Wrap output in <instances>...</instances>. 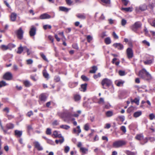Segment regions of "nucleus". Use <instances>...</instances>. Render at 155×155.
Masks as SVG:
<instances>
[{
  "label": "nucleus",
  "instance_id": "obj_27",
  "mask_svg": "<svg viewBox=\"0 0 155 155\" xmlns=\"http://www.w3.org/2000/svg\"><path fill=\"white\" fill-rule=\"evenodd\" d=\"M133 102L135 103L137 105H138L139 103V100L137 98H135L134 100L131 101L132 104Z\"/></svg>",
  "mask_w": 155,
  "mask_h": 155
},
{
  "label": "nucleus",
  "instance_id": "obj_1",
  "mask_svg": "<svg viewBox=\"0 0 155 155\" xmlns=\"http://www.w3.org/2000/svg\"><path fill=\"white\" fill-rule=\"evenodd\" d=\"M138 75L141 78L147 80H149L151 78L150 74L147 72L145 69H143L140 71Z\"/></svg>",
  "mask_w": 155,
  "mask_h": 155
},
{
  "label": "nucleus",
  "instance_id": "obj_63",
  "mask_svg": "<svg viewBox=\"0 0 155 155\" xmlns=\"http://www.w3.org/2000/svg\"><path fill=\"white\" fill-rule=\"evenodd\" d=\"M143 43L144 44H146L148 46H150V45L149 43L146 40L143 41Z\"/></svg>",
  "mask_w": 155,
  "mask_h": 155
},
{
  "label": "nucleus",
  "instance_id": "obj_17",
  "mask_svg": "<svg viewBox=\"0 0 155 155\" xmlns=\"http://www.w3.org/2000/svg\"><path fill=\"white\" fill-rule=\"evenodd\" d=\"M60 127L61 128L65 130H68L70 128V126L67 125H61L60 126Z\"/></svg>",
  "mask_w": 155,
  "mask_h": 155
},
{
  "label": "nucleus",
  "instance_id": "obj_32",
  "mask_svg": "<svg viewBox=\"0 0 155 155\" xmlns=\"http://www.w3.org/2000/svg\"><path fill=\"white\" fill-rule=\"evenodd\" d=\"M7 85L6 82L2 81H0V87H2L5 86Z\"/></svg>",
  "mask_w": 155,
  "mask_h": 155
},
{
  "label": "nucleus",
  "instance_id": "obj_29",
  "mask_svg": "<svg viewBox=\"0 0 155 155\" xmlns=\"http://www.w3.org/2000/svg\"><path fill=\"white\" fill-rule=\"evenodd\" d=\"M139 9L141 11H144L147 9V6L146 5H143L140 6Z\"/></svg>",
  "mask_w": 155,
  "mask_h": 155
},
{
  "label": "nucleus",
  "instance_id": "obj_39",
  "mask_svg": "<svg viewBox=\"0 0 155 155\" xmlns=\"http://www.w3.org/2000/svg\"><path fill=\"white\" fill-rule=\"evenodd\" d=\"M104 99L102 98H101L100 99L99 101L98 102V103L100 104H104Z\"/></svg>",
  "mask_w": 155,
  "mask_h": 155
},
{
  "label": "nucleus",
  "instance_id": "obj_43",
  "mask_svg": "<svg viewBox=\"0 0 155 155\" xmlns=\"http://www.w3.org/2000/svg\"><path fill=\"white\" fill-rule=\"evenodd\" d=\"M127 23V21L126 20L123 19L121 21V24L123 26H124Z\"/></svg>",
  "mask_w": 155,
  "mask_h": 155
},
{
  "label": "nucleus",
  "instance_id": "obj_20",
  "mask_svg": "<svg viewBox=\"0 0 155 155\" xmlns=\"http://www.w3.org/2000/svg\"><path fill=\"white\" fill-rule=\"evenodd\" d=\"M115 84L118 87L122 86L123 85L124 81H116L115 82Z\"/></svg>",
  "mask_w": 155,
  "mask_h": 155
},
{
  "label": "nucleus",
  "instance_id": "obj_18",
  "mask_svg": "<svg viewBox=\"0 0 155 155\" xmlns=\"http://www.w3.org/2000/svg\"><path fill=\"white\" fill-rule=\"evenodd\" d=\"M135 138L137 140H140L143 139V137L142 134H138L136 136Z\"/></svg>",
  "mask_w": 155,
  "mask_h": 155
},
{
  "label": "nucleus",
  "instance_id": "obj_50",
  "mask_svg": "<svg viewBox=\"0 0 155 155\" xmlns=\"http://www.w3.org/2000/svg\"><path fill=\"white\" fill-rule=\"evenodd\" d=\"M66 2L68 5H71L73 2L71 0H65Z\"/></svg>",
  "mask_w": 155,
  "mask_h": 155
},
{
  "label": "nucleus",
  "instance_id": "obj_51",
  "mask_svg": "<svg viewBox=\"0 0 155 155\" xmlns=\"http://www.w3.org/2000/svg\"><path fill=\"white\" fill-rule=\"evenodd\" d=\"M149 117L151 120H152L155 118V116L153 114H151L149 115Z\"/></svg>",
  "mask_w": 155,
  "mask_h": 155
},
{
  "label": "nucleus",
  "instance_id": "obj_23",
  "mask_svg": "<svg viewBox=\"0 0 155 155\" xmlns=\"http://www.w3.org/2000/svg\"><path fill=\"white\" fill-rule=\"evenodd\" d=\"M97 69V67L94 66L92 67V69L90 71V72L91 73H94L96 72Z\"/></svg>",
  "mask_w": 155,
  "mask_h": 155
},
{
  "label": "nucleus",
  "instance_id": "obj_40",
  "mask_svg": "<svg viewBox=\"0 0 155 155\" xmlns=\"http://www.w3.org/2000/svg\"><path fill=\"white\" fill-rule=\"evenodd\" d=\"M24 50H25L26 51L28 55H29L31 54V52L30 51L29 49L26 47H24Z\"/></svg>",
  "mask_w": 155,
  "mask_h": 155
},
{
  "label": "nucleus",
  "instance_id": "obj_59",
  "mask_svg": "<svg viewBox=\"0 0 155 155\" xmlns=\"http://www.w3.org/2000/svg\"><path fill=\"white\" fill-rule=\"evenodd\" d=\"M48 38L51 41V42L52 43H53V44H54V43H53L54 39H53V38L52 37L51 35H49L48 36Z\"/></svg>",
  "mask_w": 155,
  "mask_h": 155
},
{
  "label": "nucleus",
  "instance_id": "obj_54",
  "mask_svg": "<svg viewBox=\"0 0 155 155\" xmlns=\"http://www.w3.org/2000/svg\"><path fill=\"white\" fill-rule=\"evenodd\" d=\"M3 111L6 112L7 113H8L9 112V109L8 107H6L3 109Z\"/></svg>",
  "mask_w": 155,
  "mask_h": 155
},
{
  "label": "nucleus",
  "instance_id": "obj_25",
  "mask_svg": "<svg viewBox=\"0 0 155 155\" xmlns=\"http://www.w3.org/2000/svg\"><path fill=\"white\" fill-rule=\"evenodd\" d=\"M106 114L107 117H110L113 115V112L111 111H108L106 112Z\"/></svg>",
  "mask_w": 155,
  "mask_h": 155
},
{
  "label": "nucleus",
  "instance_id": "obj_53",
  "mask_svg": "<svg viewBox=\"0 0 155 155\" xmlns=\"http://www.w3.org/2000/svg\"><path fill=\"white\" fill-rule=\"evenodd\" d=\"M121 130L124 133L126 132V129L125 126H122L120 127Z\"/></svg>",
  "mask_w": 155,
  "mask_h": 155
},
{
  "label": "nucleus",
  "instance_id": "obj_6",
  "mask_svg": "<svg viewBox=\"0 0 155 155\" xmlns=\"http://www.w3.org/2000/svg\"><path fill=\"white\" fill-rule=\"evenodd\" d=\"M24 31L22 30L21 28H20L17 31V35L18 38L20 39H21L23 37V34Z\"/></svg>",
  "mask_w": 155,
  "mask_h": 155
},
{
  "label": "nucleus",
  "instance_id": "obj_10",
  "mask_svg": "<svg viewBox=\"0 0 155 155\" xmlns=\"http://www.w3.org/2000/svg\"><path fill=\"white\" fill-rule=\"evenodd\" d=\"M35 147L38 150H43L42 147L41 146L39 143L38 141H35L34 142Z\"/></svg>",
  "mask_w": 155,
  "mask_h": 155
},
{
  "label": "nucleus",
  "instance_id": "obj_58",
  "mask_svg": "<svg viewBox=\"0 0 155 155\" xmlns=\"http://www.w3.org/2000/svg\"><path fill=\"white\" fill-rule=\"evenodd\" d=\"M113 35L115 38L118 39V36L117 35L115 32H113Z\"/></svg>",
  "mask_w": 155,
  "mask_h": 155
},
{
  "label": "nucleus",
  "instance_id": "obj_55",
  "mask_svg": "<svg viewBox=\"0 0 155 155\" xmlns=\"http://www.w3.org/2000/svg\"><path fill=\"white\" fill-rule=\"evenodd\" d=\"M27 62L28 64H31L32 63L33 61L31 59H29L27 60Z\"/></svg>",
  "mask_w": 155,
  "mask_h": 155
},
{
  "label": "nucleus",
  "instance_id": "obj_28",
  "mask_svg": "<svg viewBox=\"0 0 155 155\" xmlns=\"http://www.w3.org/2000/svg\"><path fill=\"white\" fill-rule=\"evenodd\" d=\"M77 16L78 18L81 19H84L85 18V16L84 14H78Z\"/></svg>",
  "mask_w": 155,
  "mask_h": 155
},
{
  "label": "nucleus",
  "instance_id": "obj_3",
  "mask_svg": "<svg viewBox=\"0 0 155 155\" xmlns=\"http://www.w3.org/2000/svg\"><path fill=\"white\" fill-rule=\"evenodd\" d=\"M127 143L126 141L124 140H119L114 142L113 143V147L115 148H118L125 145Z\"/></svg>",
  "mask_w": 155,
  "mask_h": 155
},
{
  "label": "nucleus",
  "instance_id": "obj_37",
  "mask_svg": "<svg viewBox=\"0 0 155 155\" xmlns=\"http://www.w3.org/2000/svg\"><path fill=\"white\" fill-rule=\"evenodd\" d=\"M101 1L105 4H109L110 3V0H101Z\"/></svg>",
  "mask_w": 155,
  "mask_h": 155
},
{
  "label": "nucleus",
  "instance_id": "obj_31",
  "mask_svg": "<svg viewBox=\"0 0 155 155\" xmlns=\"http://www.w3.org/2000/svg\"><path fill=\"white\" fill-rule=\"evenodd\" d=\"M81 96L79 95H75L74 96V99L75 101H78L80 100L81 99Z\"/></svg>",
  "mask_w": 155,
  "mask_h": 155
},
{
  "label": "nucleus",
  "instance_id": "obj_4",
  "mask_svg": "<svg viewBox=\"0 0 155 155\" xmlns=\"http://www.w3.org/2000/svg\"><path fill=\"white\" fill-rule=\"evenodd\" d=\"M141 26V24L140 22H136L131 26L130 28L133 31H136L137 29L140 28Z\"/></svg>",
  "mask_w": 155,
  "mask_h": 155
},
{
  "label": "nucleus",
  "instance_id": "obj_9",
  "mask_svg": "<svg viewBox=\"0 0 155 155\" xmlns=\"http://www.w3.org/2000/svg\"><path fill=\"white\" fill-rule=\"evenodd\" d=\"M81 132V130L79 126H78L76 128H74L73 130V132L74 134H77L78 135Z\"/></svg>",
  "mask_w": 155,
  "mask_h": 155
},
{
  "label": "nucleus",
  "instance_id": "obj_56",
  "mask_svg": "<svg viewBox=\"0 0 155 155\" xmlns=\"http://www.w3.org/2000/svg\"><path fill=\"white\" fill-rule=\"evenodd\" d=\"M33 115V113L32 111L28 112L27 114V116L29 117H30L31 115Z\"/></svg>",
  "mask_w": 155,
  "mask_h": 155
},
{
  "label": "nucleus",
  "instance_id": "obj_35",
  "mask_svg": "<svg viewBox=\"0 0 155 155\" xmlns=\"http://www.w3.org/2000/svg\"><path fill=\"white\" fill-rule=\"evenodd\" d=\"M64 138L63 137H62V138L61 139L56 140H55V142L57 144L58 143H61L64 142Z\"/></svg>",
  "mask_w": 155,
  "mask_h": 155
},
{
  "label": "nucleus",
  "instance_id": "obj_61",
  "mask_svg": "<svg viewBox=\"0 0 155 155\" xmlns=\"http://www.w3.org/2000/svg\"><path fill=\"white\" fill-rule=\"evenodd\" d=\"M41 57H42V58L45 60L46 61H48L47 59V58L46 57V56H45V55L44 54H41Z\"/></svg>",
  "mask_w": 155,
  "mask_h": 155
},
{
  "label": "nucleus",
  "instance_id": "obj_12",
  "mask_svg": "<svg viewBox=\"0 0 155 155\" xmlns=\"http://www.w3.org/2000/svg\"><path fill=\"white\" fill-rule=\"evenodd\" d=\"M113 46L116 48H117L119 50H122L124 46L123 45L120 43H116L114 44Z\"/></svg>",
  "mask_w": 155,
  "mask_h": 155
},
{
  "label": "nucleus",
  "instance_id": "obj_7",
  "mask_svg": "<svg viewBox=\"0 0 155 155\" xmlns=\"http://www.w3.org/2000/svg\"><path fill=\"white\" fill-rule=\"evenodd\" d=\"M12 75L10 72H7L3 76V78L6 80H10L12 79Z\"/></svg>",
  "mask_w": 155,
  "mask_h": 155
},
{
  "label": "nucleus",
  "instance_id": "obj_45",
  "mask_svg": "<svg viewBox=\"0 0 155 155\" xmlns=\"http://www.w3.org/2000/svg\"><path fill=\"white\" fill-rule=\"evenodd\" d=\"M46 134L48 135H50L51 134V129L48 128L46 132Z\"/></svg>",
  "mask_w": 155,
  "mask_h": 155
},
{
  "label": "nucleus",
  "instance_id": "obj_60",
  "mask_svg": "<svg viewBox=\"0 0 155 155\" xmlns=\"http://www.w3.org/2000/svg\"><path fill=\"white\" fill-rule=\"evenodd\" d=\"M13 70H15V71H17L18 69V66L15 64H14L13 65Z\"/></svg>",
  "mask_w": 155,
  "mask_h": 155
},
{
  "label": "nucleus",
  "instance_id": "obj_24",
  "mask_svg": "<svg viewBox=\"0 0 155 155\" xmlns=\"http://www.w3.org/2000/svg\"><path fill=\"white\" fill-rule=\"evenodd\" d=\"M105 43L107 45L110 44L111 42L110 39V37L106 38L104 39Z\"/></svg>",
  "mask_w": 155,
  "mask_h": 155
},
{
  "label": "nucleus",
  "instance_id": "obj_62",
  "mask_svg": "<svg viewBox=\"0 0 155 155\" xmlns=\"http://www.w3.org/2000/svg\"><path fill=\"white\" fill-rule=\"evenodd\" d=\"M101 76V74L100 73L98 74L97 75H94V77L95 79H96L98 77H99Z\"/></svg>",
  "mask_w": 155,
  "mask_h": 155
},
{
  "label": "nucleus",
  "instance_id": "obj_34",
  "mask_svg": "<svg viewBox=\"0 0 155 155\" xmlns=\"http://www.w3.org/2000/svg\"><path fill=\"white\" fill-rule=\"evenodd\" d=\"M46 99V96L43 94H41L40 96V99L41 101H45Z\"/></svg>",
  "mask_w": 155,
  "mask_h": 155
},
{
  "label": "nucleus",
  "instance_id": "obj_19",
  "mask_svg": "<svg viewBox=\"0 0 155 155\" xmlns=\"http://www.w3.org/2000/svg\"><path fill=\"white\" fill-rule=\"evenodd\" d=\"M24 47L22 46L21 45H20V46L18 48L17 53L18 54H21L23 51Z\"/></svg>",
  "mask_w": 155,
  "mask_h": 155
},
{
  "label": "nucleus",
  "instance_id": "obj_36",
  "mask_svg": "<svg viewBox=\"0 0 155 155\" xmlns=\"http://www.w3.org/2000/svg\"><path fill=\"white\" fill-rule=\"evenodd\" d=\"M122 9L126 12H131V8L130 7L126 8H122Z\"/></svg>",
  "mask_w": 155,
  "mask_h": 155
},
{
  "label": "nucleus",
  "instance_id": "obj_15",
  "mask_svg": "<svg viewBox=\"0 0 155 155\" xmlns=\"http://www.w3.org/2000/svg\"><path fill=\"white\" fill-rule=\"evenodd\" d=\"M142 111H137L134 113L133 116L135 118H137L142 114Z\"/></svg>",
  "mask_w": 155,
  "mask_h": 155
},
{
  "label": "nucleus",
  "instance_id": "obj_5",
  "mask_svg": "<svg viewBox=\"0 0 155 155\" xmlns=\"http://www.w3.org/2000/svg\"><path fill=\"white\" fill-rule=\"evenodd\" d=\"M127 56L129 59L132 58L133 56V52L130 48H128L126 50Z\"/></svg>",
  "mask_w": 155,
  "mask_h": 155
},
{
  "label": "nucleus",
  "instance_id": "obj_21",
  "mask_svg": "<svg viewBox=\"0 0 155 155\" xmlns=\"http://www.w3.org/2000/svg\"><path fill=\"white\" fill-rule=\"evenodd\" d=\"M88 149L83 147H81L80 149V151L83 154H84L87 152Z\"/></svg>",
  "mask_w": 155,
  "mask_h": 155
},
{
  "label": "nucleus",
  "instance_id": "obj_11",
  "mask_svg": "<svg viewBox=\"0 0 155 155\" xmlns=\"http://www.w3.org/2000/svg\"><path fill=\"white\" fill-rule=\"evenodd\" d=\"M51 18V16L49 15L44 13L41 15L40 16V18L43 19H49Z\"/></svg>",
  "mask_w": 155,
  "mask_h": 155
},
{
  "label": "nucleus",
  "instance_id": "obj_30",
  "mask_svg": "<svg viewBox=\"0 0 155 155\" xmlns=\"http://www.w3.org/2000/svg\"><path fill=\"white\" fill-rule=\"evenodd\" d=\"M59 9L61 11L66 12L68 11L69 10L68 8L64 7H60Z\"/></svg>",
  "mask_w": 155,
  "mask_h": 155
},
{
  "label": "nucleus",
  "instance_id": "obj_52",
  "mask_svg": "<svg viewBox=\"0 0 155 155\" xmlns=\"http://www.w3.org/2000/svg\"><path fill=\"white\" fill-rule=\"evenodd\" d=\"M123 4L125 6H127L128 3V1L127 0H122Z\"/></svg>",
  "mask_w": 155,
  "mask_h": 155
},
{
  "label": "nucleus",
  "instance_id": "obj_26",
  "mask_svg": "<svg viewBox=\"0 0 155 155\" xmlns=\"http://www.w3.org/2000/svg\"><path fill=\"white\" fill-rule=\"evenodd\" d=\"M14 127V125L11 123L8 124L6 125V127L8 129H12Z\"/></svg>",
  "mask_w": 155,
  "mask_h": 155
},
{
  "label": "nucleus",
  "instance_id": "obj_33",
  "mask_svg": "<svg viewBox=\"0 0 155 155\" xmlns=\"http://www.w3.org/2000/svg\"><path fill=\"white\" fill-rule=\"evenodd\" d=\"M24 84L25 85L26 87H29L31 85L30 82L28 81H24Z\"/></svg>",
  "mask_w": 155,
  "mask_h": 155
},
{
  "label": "nucleus",
  "instance_id": "obj_13",
  "mask_svg": "<svg viewBox=\"0 0 155 155\" xmlns=\"http://www.w3.org/2000/svg\"><path fill=\"white\" fill-rule=\"evenodd\" d=\"M15 135L16 137H20L22 135V131L18 130H15Z\"/></svg>",
  "mask_w": 155,
  "mask_h": 155
},
{
  "label": "nucleus",
  "instance_id": "obj_38",
  "mask_svg": "<svg viewBox=\"0 0 155 155\" xmlns=\"http://www.w3.org/2000/svg\"><path fill=\"white\" fill-rule=\"evenodd\" d=\"M58 114V115L62 118H64V117L66 115V114L64 113H59Z\"/></svg>",
  "mask_w": 155,
  "mask_h": 155
},
{
  "label": "nucleus",
  "instance_id": "obj_64",
  "mask_svg": "<svg viewBox=\"0 0 155 155\" xmlns=\"http://www.w3.org/2000/svg\"><path fill=\"white\" fill-rule=\"evenodd\" d=\"M127 154L128 155H135L134 153L130 151L127 152Z\"/></svg>",
  "mask_w": 155,
  "mask_h": 155
},
{
  "label": "nucleus",
  "instance_id": "obj_48",
  "mask_svg": "<svg viewBox=\"0 0 155 155\" xmlns=\"http://www.w3.org/2000/svg\"><path fill=\"white\" fill-rule=\"evenodd\" d=\"M48 28L49 29H50L51 28V26L50 25H45L43 26V28L45 29H46Z\"/></svg>",
  "mask_w": 155,
  "mask_h": 155
},
{
  "label": "nucleus",
  "instance_id": "obj_16",
  "mask_svg": "<svg viewBox=\"0 0 155 155\" xmlns=\"http://www.w3.org/2000/svg\"><path fill=\"white\" fill-rule=\"evenodd\" d=\"M87 85V84H82L81 86V91L83 92L85 91L86 90Z\"/></svg>",
  "mask_w": 155,
  "mask_h": 155
},
{
  "label": "nucleus",
  "instance_id": "obj_8",
  "mask_svg": "<svg viewBox=\"0 0 155 155\" xmlns=\"http://www.w3.org/2000/svg\"><path fill=\"white\" fill-rule=\"evenodd\" d=\"M36 31V28L34 26H32L29 31V34L31 36H34Z\"/></svg>",
  "mask_w": 155,
  "mask_h": 155
},
{
  "label": "nucleus",
  "instance_id": "obj_2",
  "mask_svg": "<svg viewBox=\"0 0 155 155\" xmlns=\"http://www.w3.org/2000/svg\"><path fill=\"white\" fill-rule=\"evenodd\" d=\"M112 84L111 81L108 79L104 78L101 81V84L103 86V88L104 89H106L105 86L108 87L110 86Z\"/></svg>",
  "mask_w": 155,
  "mask_h": 155
},
{
  "label": "nucleus",
  "instance_id": "obj_41",
  "mask_svg": "<svg viewBox=\"0 0 155 155\" xmlns=\"http://www.w3.org/2000/svg\"><path fill=\"white\" fill-rule=\"evenodd\" d=\"M89 125L88 124H85L84 125V130H85L86 131L88 130L89 129Z\"/></svg>",
  "mask_w": 155,
  "mask_h": 155
},
{
  "label": "nucleus",
  "instance_id": "obj_46",
  "mask_svg": "<svg viewBox=\"0 0 155 155\" xmlns=\"http://www.w3.org/2000/svg\"><path fill=\"white\" fill-rule=\"evenodd\" d=\"M87 38L88 42H90L92 39V37L90 35L87 36Z\"/></svg>",
  "mask_w": 155,
  "mask_h": 155
},
{
  "label": "nucleus",
  "instance_id": "obj_14",
  "mask_svg": "<svg viewBox=\"0 0 155 155\" xmlns=\"http://www.w3.org/2000/svg\"><path fill=\"white\" fill-rule=\"evenodd\" d=\"M17 14L15 13H12L11 15V19L12 21H15L17 17Z\"/></svg>",
  "mask_w": 155,
  "mask_h": 155
},
{
  "label": "nucleus",
  "instance_id": "obj_44",
  "mask_svg": "<svg viewBox=\"0 0 155 155\" xmlns=\"http://www.w3.org/2000/svg\"><path fill=\"white\" fill-rule=\"evenodd\" d=\"M134 110V107L132 106H130L127 110V112L130 113L133 110Z\"/></svg>",
  "mask_w": 155,
  "mask_h": 155
},
{
  "label": "nucleus",
  "instance_id": "obj_22",
  "mask_svg": "<svg viewBox=\"0 0 155 155\" xmlns=\"http://www.w3.org/2000/svg\"><path fill=\"white\" fill-rule=\"evenodd\" d=\"M43 76L45 78L48 79L49 78V75L48 73H47V71L45 69L43 71Z\"/></svg>",
  "mask_w": 155,
  "mask_h": 155
},
{
  "label": "nucleus",
  "instance_id": "obj_49",
  "mask_svg": "<svg viewBox=\"0 0 155 155\" xmlns=\"http://www.w3.org/2000/svg\"><path fill=\"white\" fill-rule=\"evenodd\" d=\"M119 73L120 76H124L125 75V72L124 71H119Z\"/></svg>",
  "mask_w": 155,
  "mask_h": 155
},
{
  "label": "nucleus",
  "instance_id": "obj_42",
  "mask_svg": "<svg viewBox=\"0 0 155 155\" xmlns=\"http://www.w3.org/2000/svg\"><path fill=\"white\" fill-rule=\"evenodd\" d=\"M70 150V147H69L67 146L64 147V151L65 153H67Z\"/></svg>",
  "mask_w": 155,
  "mask_h": 155
},
{
  "label": "nucleus",
  "instance_id": "obj_47",
  "mask_svg": "<svg viewBox=\"0 0 155 155\" xmlns=\"http://www.w3.org/2000/svg\"><path fill=\"white\" fill-rule=\"evenodd\" d=\"M82 79L84 81H86L88 80V79L84 75H82L81 77Z\"/></svg>",
  "mask_w": 155,
  "mask_h": 155
},
{
  "label": "nucleus",
  "instance_id": "obj_57",
  "mask_svg": "<svg viewBox=\"0 0 155 155\" xmlns=\"http://www.w3.org/2000/svg\"><path fill=\"white\" fill-rule=\"evenodd\" d=\"M1 48L2 49L5 50H7L8 48L7 46L4 45H2Z\"/></svg>",
  "mask_w": 155,
  "mask_h": 155
}]
</instances>
